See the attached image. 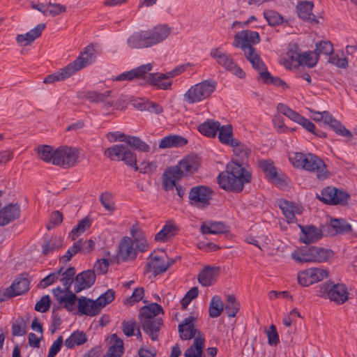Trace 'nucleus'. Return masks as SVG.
<instances>
[{
  "instance_id": "f257e3e1",
  "label": "nucleus",
  "mask_w": 357,
  "mask_h": 357,
  "mask_svg": "<svg viewBox=\"0 0 357 357\" xmlns=\"http://www.w3.org/2000/svg\"><path fill=\"white\" fill-rule=\"evenodd\" d=\"M36 152L42 160L62 168L75 167L83 158L80 149L67 145L57 148L49 145H40L37 147Z\"/></svg>"
},
{
  "instance_id": "f03ea898",
  "label": "nucleus",
  "mask_w": 357,
  "mask_h": 357,
  "mask_svg": "<svg viewBox=\"0 0 357 357\" xmlns=\"http://www.w3.org/2000/svg\"><path fill=\"white\" fill-rule=\"evenodd\" d=\"M218 180L222 189L240 192L245 183L250 182L251 174L238 160H231L227 164L226 170L220 174Z\"/></svg>"
},
{
  "instance_id": "7ed1b4c3",
  "label": "nucleus",
  "mask_w": 357,
  "mask_h": 357,
  "mask_svg": "<svg viewBox=\"0 0 357 357\" xmlns=\"http://www.w3.org/2000/svg\"><path fill=\"white\" fill-rule=\"evenodd\" d=\"M289 160L294 167L315 173L319 179L324 180L328 176L325 162L313 153L291 152L289 154Z\"/></svg>"
},
{
  "instance_id": "20e7f679",
  "label": "nucleus",
  "mask_w": 357,
  "mask_h": 357,
  "mask_svg": "<svg viewBox=\"0 0 357 357\" xmlns=\"http://www.w3.org/2000/svg\"><path fill=\"white\" fill-rule=\"evenodd\" d=\"M160 313H163L162 307L156 303H153L142 307L139 314L143 330L153 341L158 339V332L162 324L161 319L155 317Z\"/></svg>"
},
{
  "instance_id": "39448f33",
  "label": "nucleus",
  "mask_w": 357,
  "mask_h": 357,
  "mask_svg": "<svg viewBox=\"0 0 357 357\" xmlns=\"http://www.w3.org/2000/svg\"><path fill=\"white\" fill-rule=\"evenodd\" d=\"M75 274V269L73 267L68 268L62 275L61 281L65 287V290H62L60 287L54 289L52 291L54 296L59 303L63 304L65 308L68 311H71L75 305L77 296L75 293L70 290V285L73 282V278Z\"/></svg>"
},
{
  "instance_id": "423d86ee",
  "label": "nucleus",
  "mask_w": 357,
  "mask_h": 357,
  "mask_svg": "<svg viewBox=\"0 0 357 357\" xmlns=\"http://www.w3.org/2000/svg\"><path fill=\"white\" fill-rule=\"evenodd\" d=\"M114 298V292L109 289L100 295L97 299L93 300L84 296L77 299V308L79 312L87 316H95Z\"/></svg>"
},
{
  "instance_id": "0eeeda50",
  "label": "nucleus",
  "mask_w": 357,
  "mask_h": 357,
  "mask_svg": "<svg viewBox=\"0 0 357 357\" xmlns=\"http://www.w3.org/2000/svg\"><path fill=\"white\" fill-rule=\"evenodd\" d=\"M104 155L112 161L123 162L128 167L139 170L135 154L123 144H115L104 151Z\"/></svg>"
},
{
  "instance_id": "6e6552de",
  "label": "nucleus",
  "mask_w": 357,
  "mask_h": 357,
  "mask_svg": "<svg viewBox=\"0 0 357 357\" xmlns=\"http://www.w3.org/2000/svg\"><path fill=\"white\" fill-rule=\"evenodd\" d=\"M216 86V81L204 80L191 86L184 94V100L189 104L199 102L209 97Z\"/></svg>"
},
{
  "instance_id": "1a4fd4ad",
  "label": "nucleus",
  "mask_w": 357,
  "mask_h": 357,
  "mask_svg": "<svg viewBox=\"0 0 357 357\" xmlns=\"http://www.w3.org/2000/svg\"><path fill=\"white\" fill-rule=\"evenodd\" d=\"M319 296L329 298L337 304H342L348 299V292L344 284L325 282L319 287Z\"/></svg>"
},
{
  "instance_id": "9d476101",
  "label": "nucleus",
  "mask_w": 357,
  "mask_h": 357,
  "mask_svg": "<svg viewBox=\"0 0 357 357\" xmlns=\"http://www.w3.org/2000/svg\"><path fill=\"white\" fill-rule=\"evenodd\" d=\"M328 269L314 267L299 271L297 274V281L300 285L308 287L328 278Z\"/></svg>"
},
{
  "instance_id": "9b49d317",
  "label": "nucleus",
  "mask_w": 357,
  "mask_h": 357,
  "mask_svg": "<svg viewBox=\"0 0 357 357\" xmlns=\"http://www.w3.org/2000/svg\"><path fill=\"white\" fill-rule=\"evenodd\" d=\"M210 55L216 61L218 64L223 67L226 70L231 72L239 78L245 77V73L236 64L231 56L223 52L220 48L212 50Z\"/></svg>"
},
{
  "instance_id": "f8f14e48",
  "label": "nucleus",
  "mask_w": 357,
  "mask_h": 357,
  "mask_svg": "<svg viewBox=\"0 0 357 357\" xmlns=\"http://www.w3.org/2000/svg\"><path fill=\"white\" fill-rule=\"evenodd\" d=\"M200 165V160L195 155H189L183 158L176 166L172 167L181 178L195 173Z\"/></svg>"
},
{
  "instance_id": "ddd939ff",
  "label": "nucleus",
  "mask_w": 357,
  "mask_h": 357,
  "mask_svg": "<svg viewBox=\"0 0 357 357\" xmlns=\"http://www.w3.org/2000/svg\"><path fill=\"white\" fill-rule=\"evenodd\" d=\"M317 197L323 202L332 205L345 204L349 197V195L335 188L327 187L322 190Z\"/></svg>"
},
{
  "instance_id": "4468645a",
  "label": "nucleus",
  "mask_w": 357,
  "mask_h": 357,
  "mask_svg": "<svg viewBox=\"0 0 357 357\" xmlns=\"http://www.w3.org/2000/svg\"><path fill=\"white\" fill-rule=\"evenodd\" d=\"M200 134H233V126L230 123L221 125L214 119H208L198 126Z\"/></svg>"
},
{
  "instance_id": "2eb2a0df",
  "label": "nucleus",
  "mask_w": 357,
  "mask_h": 357,
  "mask_svg": "<svg viewBox=\"0 0 357 357\" xmlns=\"http://www.w3.org/2000/svg\"><path fill=\"white\" fill-rule=\"evenodd\" d=\"M96 50L92 45H88L79 56L72 63H68V66L73 68V75L81 69L91 64L96 59Z\"/></svg>"
},
{
  "instance_id": "dca6fc26",
  "label": "nucleus",
  "mask_w": 357,
  "mask_h": 357,
  "mask_svg": "<svg viewBox=\"0 0 357 357\" xmlns=\"http://www.w3.org/2000/svg\"><path fill=\"white\" fill-rule=\"evenodd\" d=\"M170 261L165 255H157L151 254L146 264V271L155 275L165 272L171 266Z\"/></svg>"
},
{
  "instance_id": "f3484780",
  "label": "nucleus",
  "mask_w": 357,
  "mask_h": 357,
  "mask_svg": "<svg viewBox=\"0 0 357 357\" xmlns=\"http://www.w3.org/2000/svg\"><path fill=\"white\" fill-rule=\"evenodd\" d=\"M259 167L264 172L266 177L273 183L279 187L286 185L287 176L278 173L273 162L271 160H263L259 162Z\"/></svg>"
},
{
  "instance_id": "a211bd4d",
  "label": "nucleus",
  "mask_w": 357,
  "mask_h": 357,
  "mask_svg": "<svg viewBox=\"0 0 357 357\" xmlns=\"http://www.w3.org/2000/svg\"><path fill=\"white\" fill-rule=\"evenodd\" d=\"M146 31L150 47L162 43L171 33V29L166 24L157 25Z\"/></svg>"
},
{
  "instance_id": "6ab92c4d",
  "label": "nucleus",
  "mask_w": 357,
  "mask_h": 357,
  "mask_svg": "<svg viewBox=\"0 0 357 357\" xmlns=\"http://www.w3.org/2000/svg\"><path fill=\"white\" fill-rule=\"evenodd\" d=\"M301 229L299 240L304 244L314 243L318 241L323 236L322 231L312 225L303 226L298 225Z\"/></svg>"
},
{
  "instance_id": "aec40b11",
  "label": "nucleus",
  "mask_w": 357,
  "mask_h": 357,
  "mask_svg": "<svg viewBox=\"0 0 357 357\" xmlns=\"http://www.w3.org/2000/svg\"><path fill=\"white\" fill-rule=\"evenodd\" d=\"M212 192L209 188L201 185L192 188L190 192L189 197L197 206H204L208 204Z\"/></svg>"
},
{
  "instance_id": "412c9836",
  "label": "nucleus",
  "mask_w": 357,
  "mask_h": 357,
  "mask_svg": "<svg viewBox=\"0 0 357 357\" xmlns=\"http://www.w3.org/2000/svg\"><path fill=\"white\" fill-rule=\"evenodd\" d=\"M109 140L111 142L116 141L124 142L131 148L138 151L149 152L150 150L149 145L135 135H119L118 137L112 135V137L109 138Z\"/></svg>"
},
{
  "instance_id": "4be33fe9",
  "label": "nucleus",
  "mask_w": 357,
  "mask_h": 357,
  "mask_svg": "<svg viewBox=\"0 0 357 357\" xmlns=\"http://www.w3.org/2000/svg\"><path fill=\"white\" fill-rule=\"evenodd\" d=\"M29 280L23 276L17 278L10 287L7 288L3 295L6 298H11L23 294L29 289Z\"/></svg>"
},
{
  "instance_id": "5701e85b",
  "label": "nucleus",
  "mask_w": 357,
  "mask_h": 357,
  "mask_svg": "<svg viewBox=\"0 0 357 357\" xmlns=\"http://www.w3.org/2000/svg\"><path fill=\"white\" fill-rule=\"evenodd\" d=\"M137 255V250L134 248V241L130 237H123L119 245L118 257L123 260H133L136 258Z\"/></svg>"
},
{
  "instance_id": "b1692460",
  "label": "nucleus",
  "mask_w": 357,
  "mask_h": 357,
  "mask_svg": "<svg viewBox=\"0 0 357 357\" xmlns=\"http://www.w3.org/2000/svg\"><path fill=\"white\" fill-rule=\"evenodd\" d=\"M220 268L207 266L198 275V281L204 287H209L215 283L220 275Z\"/></svg>"
},
{
  "instance_id": "393cba45",
  "label": "nucleus",
  "mask_w": 357,
  "mask_h": 357,
  "mask_svg": "<svg viewBox=\"0 0 357 357\" xmlns=\"http://www.w3.org/2000/svg\"><path fill=\"white\" fill-rule=\"evenodd\" d=\"M194 321L195 319L192 317H188L178 326V332L181 339L190 340L193 338L194 340L197 336H203L195 328Z\"/></svg>"
},
{
  "instance_id": "a878e982",
  "label": "nucleus",
  "mask_w": 357,
  "mask_h": 357,
  "mask_svg": "<svg viewBox=\"0 0 357 357\" xmlns=\"http://www.w3.org/2000/svg\"><path fill=\"white\" fill-rule=\"evenodd\" d=\"M260 37L257 31L244 30L237 33L234 36V46L242 47L243 45H252L259 43Z\"/></svg>"
},
{
  "instance_id": "bb28decb",
  "label": "nucleus",
  "mask_w": 357,
  "mask_h": 357,
  "mask_svg": "<svg viewBox=\"0 0 357 357\" xmlns=\"http://www.w3.org/2000/svg\"><path fill=\"white\" fill-rule=\"evenodd\" d=\"M96 280V275L91 270H88L79 273L75 277L74 284L75 293H79L81 291L92 286Z\"/></svg>"
},
{
  "instance_id": "cd10ccee",
  "label": "nucleus",
  "mask_w": 357,
  "mask_h": 357,
  "mask_svg": "<svg viewBox=\"0 0 357 357\" xmlns=\"http://www.w3.org/2000/svg\"><path fill=\"white\" fill-rule=\"evenodd\" d=\"M314 4L312 1H302L296 6V10L298 17L304 21L312 24H318L319 20L316 15L312 13Z\"/></svg>"
},
{
  "instance_id": "c85d7f7f",
  "label": "nucleus",
  "mask_w": 357,
  "mask_h": 357,
  "mask_svg": "<svg viewBox=\"0 0 357 357\" xmlns=\"http://www.w3.org/2000/svg\"><path fill=\"white\" fill-rule=\"evenodd\" d=\"M45 28V24H38L36 27L24 34H18L16 40L18 44L26 46L40 37Z\"/></svg>"
},
{
  "instance_id": "c756f323",
  "label": "nucleus",
  "mask_w": 357,
  "mask_h": 357,
  "mask_svg": "<svg viewBox=\"0 0 357 357\" xmlns=\"http://www.w3.org/2000/svg\"><path fill=\"white\" fill-rule=\"evenodd\" d=\"M279 207L282 211L283 215L287 219L288 223H292L295 221V215L301 214L303 212L302 206L294 205L292 202L287 200H280Z\"/></svg>"
},
{
  "instance_id": "7c9ffc66",
  "label": "nucleus",
  "mask_w": 357,
  "mask_h": 357,
  "mask_svg": "<svg viewBox=\"0 0 357 357\" xmlns=\"http://www.w3.org/2000/svg\"><path fill=\"white\" fill-rule=\"evenodd\" d=\"M153 66L151 63L142 65L141 66L134 68L130 71H127L120 74L114 78L115 81H130L135 77H140L144 74L149 73L152 70Z\"/></svg>"
},
{
  "instance_id": "2f4dec72",
  "label": "nucleus",
  "mask_w": 357,
  "mask_h": 357,
  "mask_svg": "<svg viewBox=\"0 0 357 357\" xmlns=\"http://www.w3.org/2000/svg\"><path fill=\"white\" fill-rule=\"evenodd\" d=\"M128 46L132 49L150 47L146 31L132 33L127 40Z\"/></svg>"
},
{
  "instance_id": "473e14b6",
  "label": "nucleus",
  "mask_w": 357,
  "mask_h": 357,
  "mask_svg": "<svg viewBox=\"0 0 357 357\" xmlns=\"http://www.w3.org/2000/svg\"><path fill=\"white\" fill-rule=\"evenodd\" d=\"M313 246L300 248L291 255V258L298 263H314Z\"/></svg>"
},
{
  "instance_id": "72a5a7b5",
  "label": "nucleus",
  "mask_w": 357,
  "mask_h": 357,
  "mask_svg": "<svg viewBox=\"0 0 357 357\" xmlns=\"http://www.w3.org/2000/svg\"><path fill=\"white\" fill-rule=\"evenodd\" d=\"M72 71L73 68L67 65L64 68L59 69L57 72L46 76L44 78L43 82L48 84L56 82L64 81L73 75Z\"/></svg>"
},
{
  "instance_id": "f704fd0d",
  "label": "nucleus",
  "mask_w": 357,
  "mask_h": 357,
  "mask_svg": "<svg viewBox=\"0 0 357 357\" xmlns=\"http://www.w3.org/2000/svg\"><path fill=\"white\" fill-rule=\"evenodd\" d=\"M291 57L293 61H297L299 65L307 66L309 68L314 67L317 64L319 59L314 52H308L303 54H295Z\"/></svg>"
},
{
  "instance_id": "c9c22d12",
  "label": "nucleus",
  "mask_w": 357,
  "mask_h": 357,
  "mask_svg": "<svg viewBox=\"0 0 357 357\" xmlns=\"http://www.w3.org/2000/svg\"><path fill=\"white\" fill-rule=\"evenodd\" d=\"M187 143L188 140L180 135H167L160 142L159 148H177L183 146Z\"/></svg>"
},
{
  "instance_id": "e433bc0d",
  "label": "nucleus",
  "mask_w": 357,
  "mask_h": 357,
  "mask_svg": "<svg viewBox=\"0 0 357 357\" xmlns=\"http://www.w3.org/2000/svg\"><path fill=\"white\" fill-rule=\"evenodd\" d=\"M204 337L197 336L184 352L185 357H202L203 349L204 347Z\"/></svg>"
},
{
  "instance_id": "4c0bfd02",
  "label": "nucleus",
  "mask_w": 357,
  "mask_h": 357,
  "mask_svg": "<svg viewBox=\"0 0 357 357\" xmlns=\"http://www.w3.org/2000/svg\"><path fill=\"white\" fill-rule=\"evenodd\" d=\"M178 228L175 224L168 222L155 236V240L158 242H166L176 233Z\"/></svg>"
},
{
  "instance_id": "58836bf2",
  "label": "nucleus",
  "mask_w": 357,
  "mask_h": 357,
  "mask_svg": "<svg viewBox=\"0 0 357 357\" xmlns=\"http://www.w3.org/2000/svg\"><path fill=\"white\" fill-rule=\"evenodd\" d=\"M123 352V342L116 334L111 337L110 346L103 357H120Z\"/></svg>"
},
{
  "instance_id": "ea45409f",
  "label": "nucleus",
  "mask_w": 357,
  "mask_h": 357,
  "mask_svg": "<svg viewBox=\"0 0 357 357\" xmlns=\"http://www.w3.org/2000/svg\"><path fill=\"white\" fill-rule=\"evenodd\" d=\"M329 226L333 229L331 231V235L337 234H347L352 231V226L344 219H332L330 221Z\"/></svg>"
},
{
  "instance_id": "a19ab883",
  "label": "nucleus",
  "mask_w": 357,
  "mask_h": 357,
  "mask_svg": "<svg viewBox=\"0 0 357 357\" xmlns=\"http://www.w3.org/2000/svg\"><path fill=\"white\" fill-rule=\"evenodd\" d=\"M203 234H220L226 231L225 225L220 222H205L201 226Z\"/></svg>"
},
{
  "instance_id": "79ce46f5",
  "label": "nucleus",
  "mask_w": 357,
  "mask_h": 357,
  "mask_svg": "<svg viewBox=\"0 0 357 357\" xmlns=\"http://www.w3.org/2000/svg\"><path fill=\"white\" fill-rule=\"evenodd\" d=\"M314 263H324L332 259L334 252L332 250L313 246Z\"/></svg>"
},
{
  "instance_id": "37998d69",
  "label": "nucleus",
  "mask_w": 357,
  "mask_h": 357,
  "mask_svg": "<svg viewBox=\"0 0 357 357\" xmlns=\"http://www.w3.org/2000/svg\"><path fill=\"white\" fill-rule=\"evenodd\" d=\"M235 158L232 160H238L242 167H244L245 162L250 153V149L245 144L237 142L236 146L233 147Z\"/></svg>"
},
{
  "instance_id": "c03bdc74",
  "label": "nucleus",
  "mask_w": 357,
  "mask_h": 357,
  "mask_svg": "<svg viewBox=\"0 0 357 357\" xmlns=\"http://www.w3.org/2000/svg\"><path fill=\"white\" fill-rule=\"evenodd\" d=\"M181 177L172 167L167 169L163 174V186L166 190H172L176 185V181Z\"/></svg>"
},
{
  "instance_id": "a18cd8bd",
  "label": "nucleus",
  "mask_w": 357,
  "mask_h": 357,
  "mask_svg": "<svg viewBox=\"0 0 357 357\" xmlns=\"http://www.w3.org/2000/svg\"><path fill=\"white\" fill-rule=\"evenodd\" d=\"M224 310V304L221 298L214 296L210 303L208 308L209 316L212 318L218 317Z\"/></svg>"
},
{
  "instance_id": "49530a36",
  "label": "nucleus",
  "mask_w": 357,
  "mask_h": 357,
  "mask_svg": "<svg viewBox=\"0 0 357 357\" xmlns=\"http://www.w3.org/2000/svg\"><path fill=\"white\" fill-rule=\"evenodd\" d=\"M161 75L160 73H151L148 76L147 82L161 89H168L172 84V81L167 80L165 78L158 77Z\"/></svg>"
},
{
  "instance_id": "de8ad7c7",
  "label": "nucleus",
  "mask_w": 357,
  "mask_h": 357,
  "mask_svg": "<svg viewBox=\"0 0 357 357\" xmlns=\"http://www.w3.org/2000/svg\"><path fill=\"white\" fill-rule=\"evenodd\" d=\"M86 342V337L82 332L76 331L71 334V335L66 340L65 346L69 349L83 344Z\"/></svg>"
},
{
  "instance_id": "09e8293b",
  "label": "nucleus",
  "mask_w": 357,
  "mask_h": 357,
  "mask_svg": "<svg viewBox=\"0 0 357 357\" xmlns=\"http://www.w3.org/2000/svg\"><path fill=\"white\" fill-rule=\"evenodd\" d=\"M113 198V193L108 191L102 192L99 197L100 202L102 206L110 213H113L116 209Z\"/></svg>"
},
{
  "instance_id": "8fccbe9b",
  "label": "nucleus",
  "mask_w": 357,
  "mask_h": 357,
  "mask_svg": "<svg viewBox=\"0 0 357 357\" xmlns=\"http://www.w3.org/2000/svg\"><path fill=\"white\" fill-rule=\"evenodd\" d=\"M43 253L45 255L62 247V239L59 237H52L46 240L42 245Z\"/></svg>"
},
{
  "instance_id": "3c124183",
  "label": "nucleus",
  "mask_w": 357,
  "mask_h": 357,
  "mask_svg": "<svg viewBox=\"0 0 357 357\" xmlns=\"http://www.w3.org/2000/svg\"><path fill=\"white\" fill-rule=\"evenodd\" d=\"M277 110L282 114L283 115L288 117L291 121L298 123L299 120L301 118V115L296 112L294 111L291 108H289L287 105L283 104V103H279L277 105Z\"/></svg>"
},
{
  "instance_id": "603ef678",
  "label": "nucleus",
  "mask_w": 357,
  "mask_h": 357,
  "mask_svg": "<svg viewBox=\"0 0 357 357\" xmlns=\"http://www.w3.org/2000/svg\"><path fill=\"white\" fill-rule=\"evenodd\" d=\"M122 330L123 333L128 337L134 335H137L139 337H142L141 332L137 328L136 322L133 320L124 321L122 324Z\"/></svg>"
},
{
  "instance_id": "864d4df0",
  "label": "nucleus",
  "mask_w": 357,
  "mask_h": 357,
  "mask_svg": "<svg viewBox=\"0 0 357 357\" xmlns=\"http://www.w3.org/2000/svg\"><path fill=\"white\" fill-rule=\"evenodd\" d=\"M264 17L271 26H278L283 22L282 16L273 10H265Z\"/></svg>"
},
{
  "instance_id": "5fc2aeb1",
  "label": "nucleus",
  "mask_w": 357,
  "mask_h": 357,
  "mask_svg": "<svg viewBox=\"0 0 357 357\" xmlns=\"http://www.w3.org/2000/svg\"><path fill=\"white\" fill-rule=\"evenodd\" d=\"M260 80L266 84H272L276 86H282L283 89L288 88L287 84L283 80L278 77L271 76L268 71L265 72L261 75Z\"/></svg>"
},
{
  "instance_id": "6e6d98bb",
  "label": "nucleus",
  "mask_w": 357,
  "mask_h": 357,
  "mask_svg": "<svg viewBox=\"0 0 357 357\" xmlns=\"http://www.w3.org/2000/svg\"><path fill=\"white\" fill-rule=\"evenodd\" d=\"M314 52L318 57L321 54L330 55L333 52V44L328 40H321L316 44V48Z\"/></svg>"
},
{
  "instance_id": "4d7b16f0",
  "label": "nucleus",
  "mask_w": 357,
  "mask_h": 357,
  "mask_svg": "<svg viewBox=\"0 0 357 357\" xmlns=\"http://www.w3.org/2000/svg\"><path fill=\"white\" fill-rule=\"evenodd\" d=\"M91 225L90 220L88 218L82 219L79 223L72 229L71 236L72 239L75 240L77 236L83 234Z\"/></svg>"
},
{
  "instance_id": "13d9d810",
  "label": "nucleus",
  "mask_w": 357,
  "mask_h": 357,
  "mask_svg": "<svg viewBox=\"0 0 357 357\" xmlns=\"http://www.w3.org/2000/svg\"><path fill=\"white\" fill-rule=\"evenodd\" d=\"M225 310L227 315L234 317L236 314L239 309V304L236 302V298L232 295H229L227 299Z\"/></svg>"
},
{
  "instance_id": "bf43d9fd",
  "label": "nucleus",
  "mask_w": 357,
  "mask_h": 357,
  "mask_svg": "<svg viewBox=\"0 0 357 357\" xmlns=\"http://www.w3.org/2000/svg\"><path fill=\"white\" fill-rule=\"evenodd\" d=\"M310 112V117L316 122L324 121V123H327L328 120L331 119V114L328 111L317 112L313 109L309 108Z\"/></svg>"
},
{
  "instance_id": "052dcab7",
  "label": "nucleus",
  "mask_w": 357,
  "mask_h": 357,
  "mask_svg": "<svg viewBox=\"0 0 357 357\" xmlns=\"http://www.w3.org/2000/svg\"><path fill=\"white\" fill-rule=\"evenodd\" d=\"M326 124L331 127L333 131L337 134H351V132L347 130L340 121L335 119L333 115H331V119L328 120Z\"/></svg>"
},
{
  "instance_id": "680f3d73",
  "label": "nucleus",
  "mask_w": 357,
  "mask_h": 357,
  "mask_svg": "<svg viewBox=\"0 0 357 357\" xmlns=\"http://www.w3.org/2000/svg\"><path fill=\"white\" fill-rule=\"evenodd\" d=\"M112 261V259H98L93 266V270L92 271H93L95 274H105L107 272L109 265Z\"/></svg>"
},
{
  "instance_id": "e2e57ef3",
  "label": "nucleus",
  "mask_w": 357,
  "mask_h": 357,
  "mask_svg": "<svg viewBox=\"0 0 357 357\" xmlns=\"http://www.w3.org/2000/svg\"><path fill=\"white\" fill-rule=\"evenodd\" d=\"M83 246V241L79 240L76 243L73 244V246H71L66 252V255H63L61 257V260H63V261H68L70 260V259L76 255L78 252H79L82 250V248Z\"/></svg>"
},
{
  "instance_id": "0e129e2a",
  "label": "nucleus",
  "mask_w": 357,
  "mask_h": 357,
  "mask_svg": "<svg viewBox=\"0 0 357 357\" xmlns=\"http://www.w3.org/2000/svg\"><path fill=\"white\" fill-rule=\"evenodd\" d=\"M138 109L142 111L147 110L156 114H159L163 111L162 107L160 105L151 101H146L144 103H142V106L138 107Z\"/></svg>"
},
{
  "instance_id": "69168bd1",
  "label": "nucleus",
  "mask_w": 357,
  "mask_h": 357,
  "mask_svg": "<svg viewBox=\"0 0 357 357\" xmlns=\"http://www.w3.org/2000/svg\"><path fill=\"white\" fill-rule=\"evenodd\" d=\"M144 294V290L142 287L135 289L131 296L126 299L125 303L128 305H133L142 299Z\"/></svg>"
},
{
  "instance_id": "338daca9",
  "label": "nucleus",
  "mask_w": 357,
  "mask_h": 357,
  "mask_svg": "<svg viewBox=\"0 0 357 357\" xmlns=\"http://www.w3.org/2000/svg\"><path fill=\"white\" fill-rule=\"evenodd\" d=\"M329 62L338 68H347L348 67V59L343 56V53L340 56L336 54L329 58Z\"/></svg>"
},
{
  "instance_id": "774afa93",
  "label": "nucleus",
  "mask_w": 357,
  "mask_h": 357,
  "mask_svg": "<svg viewBox=\"0 0 357 357\" xmlns=\"http://www.w3.org/2000/svg\"><path fill=\"white\" fill-rule=\"evenodd\" d=\"M244 52L246 59L250 63L259 56L257 50L252 45L239 47Z\"/></svg>"
}]
</instances>
